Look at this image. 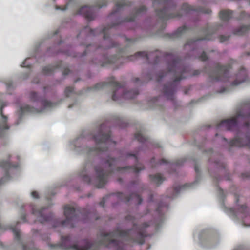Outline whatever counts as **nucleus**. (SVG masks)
<instances>
[{"label": "nucleus", "mask_w": 250, "mask_h": 250, "mask_svg": "<svg viewBox=\"0 0 250 250\" xmlns=\"http://www.w3.org/2000/svg\"><path fill=\"white\" fill-rule=\"evenodd\" d=\"M125 220L132 223V229L126 231L117 229L111 232L102 233L98 237V242H91L88 239H84L82 242L83 246L80 247L71 236L67 235L62 236L60 244H48V245L51 249L99 250L100 246H104L106 247H113L115 250H125L126 244L136 243L143 244L145 238L148 236L145 229L150 224L145 222L138 227L135 217L131 215L125 216Z\"/></svg>", "instance_id": "nucleus-1"}, {"label": "nucleus", "mask_w": 250, "mask_h": 250, "mask_svg": "<svg viewBox=\"0 0 250 250\" xmlns=\"http://www.w3.org/2000/svg\"><path fill=\"white\" fill-rule=\"evenodd\" d=\"M165 57L168 60L167 71L159 74L157 81L159 82L165 76L170 75L171 79L173 80L172 83H168L165 85L163 88L164 95L169 100H174V94L177 87V83L182 79L187 78L191 75L189 67L184 65L183 61L174 54H164L158 50L147 53L145 51H139L133 55L125 57H117V56H111L108 58L105 55L102 56V60L98 62H93V63L102 67L106 66L111 64H121L123 60L133 61L137 58L145 59L147 62L153 64H157L161 59ZM200 73L198 70H194L192 74L193 76H196Z\"/></svg>", "instance_id": "nucleus-2"}, {"label": "nucleus", "mask_w": 250, "mask_h": 250, "mask_svg": "<svg viewBox=\"0 0 250 250\" xmlns=\"http://www.w3.org/2000/svg\"><path fill=\"white\" fill-rule=\"evenodd\" d=\"M118 161V159L109 158L104 162L105 169H103L101 166L95 167L96 177L94 184L96 188H104L108 182L109 176L112 173L115 172L122 173L128 171L137 173L144 169V166L140 164H137L133 166L118 167H117Z\"/></svg>", "instance_id": "nucleus-3"}, {"label": "nucleus", "mask_w": 250, "mask_h": 250, "mask_svg": "<svg viewBox=\"0 0 250 250\" xmlns=\"http://www.w3.org/2000/svg\"><path fill=\"white\" fill-rule=\"evenodd\" d=\"M153 4L154 7L160 6L163 8L160 10L156 9V12L158 17L163 20L180 18L184 14H188L191 12H195L198 15L199 13L209 14L211 12V10L209 8L196 7L185 3L182 5L181 7V10L184 12L183 14L180 12L173 13L172 12L176 6L173 3V0H154Z\"/></svg>", "instance_id": "nucleus-4"}, {"label": "nucleus", "mask_w": 250, "mask_h": 250, "mask_svg": "<svg viewBox=\"0 0 250 250\" xmlns=\"http://www.w3.org/2000/svg\"><path fill=\"white\" fill-rule=\"evenodd\" d=\"M106 85H109L114 88L112 99L113 101H118L124 98L125 99H132L135 98L138 94L139 91L137 89L125 91L123 85L115 81L114 77L109 78L107 83L102 82L97 83L92 88L94 90H99L103 88Z\"/></svg>", "instance_id": "nucleus-5"}, {"label": "nucleus", "mask_w": 250, "mask_h": 250, "mask_svg": "<svg viewBox=\"0 0 250 250\" xmlns=\"http://www.w3.org/2000/svg\"><path fill=\"white\" fill-rule=\"evenodd\" d=\"M93 139L96 142V147L91 148L90 152L99 153L104 152L107 150V144H115V142L111 139V132L105 123H103L100 125L99 132L93 136Z\"/></svg>", "instance_id": "nucleus-6"}, {"label": "nucleus", "mask_w": 250, "mask_h": 250, "mask_svg": "<svg viewBox=\"0 0 250 250\" xmlns=\"http://www.w3.org/2000/svg\"><path fill=\"white\" fill-rule=\"evenodd\" d=\"M202 32L205 34L204 37H200L195 40H189L184 45L185 50L190 49V54L188 57L194 55L195 57H198L202 61H205L208 59L206 53L203 51L200 55H197V52L200 45V41L203 40H210L213 39V35L214 32H212L210 29L204 30Z\"/></svg>", "instance_id": "nucleus-7"}, {"label": "nucleus", "mask_w": 250, "mask_h": 250, "mask_svg": "<svg viewBox=\"0 0 250 250\" xmlns=\"http://www.w3.org/2000/svg\"><path fill=\"white\" fill-rule=\"evenodd\" d=\"M235 63L236 62L231 60L230 62L227 65L216 63L214 70H211L208 67H205L204 71L212 81L227 82L229 79V71L232 68V65Z\"/></svg>", "instance_id": "nucleus-8"}, {"label": "nucleus", "mask_w": 250, "mask_h": 250, "mask_svg": "<svg viewBox=\"0 0 250 250\" xmlns=\"http://www.w3.org/2000/svg\"><path fill=\"white\" fill-rule=\"evenodd\" d=\"M64 214L66 219L62 221L57 222L55 227L61 226L74 228L75 227L74 223L78 220L79 218L78 211L73 207L66 205L64 208Z\"/></svg>", "instance_id": "nucleus-9"}, {"label": "nucleus", "mask_w": 250, "mask_h": 250, "mask_svg": "<svg viewBox=\"0 0 250 250\" xmlns=\"http://www.w3.org/2000/svg\"><path fill=\"white\" fill-rule=\"evenodd\" d=\"M121 22L118 21L115 23L111 25H108L103 28L100 33L103 35L104 40L102 43V45H100L97 48V50L101 49L103 52L111 48L116 47L117 46V43L113 42L111 37L110 36L111 29L115 25L119 24Z\"/></svg>", "instance_id": "nucleus-10"}, {"label": "nucleus", "mask_w": 250, "mask_h": 250, "mask_svg": "<svg viewBox=\"0 0 250 250\" xmlns=\"http://www.w3.org/2000/svg\"><path fill=\"white\" fill-rule=\"evenodd\" d=\"M30 208L32 209V214L37 216L38 221L41 223H44L51 221L53 219V214L47 208H42L37 210L35 206L30 205Z\"/></svg>", "instance_id": "nucleus-11"}, {"label": "nucleus", "mask_w": 250, "mask_h": 250, "mask_svg": "<svg viewBox=\"0 0 250 250\" xmlns=\"http://www.w3.org/2000/svg\"><path fill=\"white\" fill-rule=\"evenodd\" d=\"M116 196L119 200L127 203L130 201H133L134 203L140 204L143 199L141 197L136 193H132L129 196H126L122 192H118L116 194Z\"/></svg>", "instance_id": "nucleus-12"}, {"label": "nucleus", "mask_w": 250, "mask_h": 250, "mask_svg": "<svg viewBox=\"0 0 250 250\" xmlns=\"http://www.w3.org/2000/svg\"><path fill=\"white\" fill-rule=\"evenodd\" d=\"M0 167L4 171L5 176L0 179V186L3 184L6 181L10 179V176L9 174V170L11 168H16L17 165L11 164L9 161H1L0 162Z\"/></svg>", "instance_id": "nucleus-13"}, {"label": "nucleus", "mask_w": 250, "mask_h": 250, "mask_svg": "<svg viewBox=\"0 0 250 250\" xmlns=\"http://www.w3.org/2000/svg\"><path fill=\"white\" fill-rule=\"evenodd\" d=\"M228 144L230 147H242L247 146L250 148V137L247 135L246 136L245 140L236 137L233 139L229 142Z\"/></svg>", "instance_id": "nucleus-14"}, {"label": "nucleus", "mask_w": 250, "mask_h": 250, "mask_svg": "<svg viewBox=\"0 0 250 250\" xmlns=\"http://www.w3.org/2000/svg\"><path fill=\"white\" fill-rule=\"evenodd\" d=\"M93 7L87 6H83L80 8L77 12V14L82 15L88 21L93 20L95 16V13L94 12Z\"/></svg>", "instance_id": "nucleus-15"}, {"label": "nucleus", "mask_w": 250, "mask_h": 250, "mask_svg": "<svg viewBox=\"0 0 250 250\" xmlns=\"http://www.w3.org/2000/svg\"><path fill=\"white\" fill-rule=\"evenodd\" d=\"M235 80L232 83V85L235 86L246 82L248 79L247 72L245 68L241 67L235 75Z\"/></svg>", "instance_id": "nucleus-16"}, {"label": "nucleus", "mask_w": 250, "mask_h": 250, "mask_svg": "<svg viewBox=\"0 0 250 250\" xmlns=\"http://www.w3.org/2000/svg\"><path fill=\"white\" fill-rule=\"evenodd\" d=\"M29 98L31 101L33 102H37L40 101L42 105L44 108H50L53 106L54 104L52 102L46 100L40 99L37 93L32 91L30 93Z\"/></svg>", "instance_id": "nucleus-17"}, {"label": "nucleus", "mask_w": 250, "mask_h": 250, "mask_svg": "<svg viewBox=\"0 0 250 250\" xmlns=\"http://www.w3.org/2000/svg\"><path fill=\"white\" fill-rule=\"evenodd\" d=\"M130 3L127 2L126 0H122L117 2L115 4L116 9L112 12L110 15V17H112L116 15L118 12L124 9L126 6H129Z\"/></svg>", "instance_id": "nucleus-18"}, {"label": "nucleus", "mask_w": 250, "mask_h": 250, "mask_svg": "<svg viewBox=\"0 0 250 250\" xmlns=\"http://www.w3.org/2000/svg\"><path fill=\"white\" fill-rule=\"evenodd\" d=\"M5 106V105L2 104L0 107V114L2 118V121L0 122V132L9 128V126L7 124V117L3 114V108Z\"/></svg>", "instance_id": "nucleus-19"}, {"label": "nucleus", "mask_w": 250, "mask_h": 250, "mask_svg": "<svg viewBox=\"0 0 250 250\" xmlns=\"http://www.w3.org/2000/svg\"><path fill=\"white\" fill-rule=\"evenodd\" d=\"M146 11V8L145 6H142L138 9H135L134 11V13L131 14L129 18H127L125 19V21H133L135 20V18L141 15Z\"/></svg>", "instance_id": "nucleus-20"}, {"label": "nucleus", "mask_w": 250, "mask_h": 250, "mask_svg": "<svg viewBox=\"0 0 250 250\" xmlns=\"http://www.w3.org/2000/svg\"><path fill=\"white\" fill-rule=\"evenodd\" d=\"M189 29L186 26L184 25L182 27H179L178 29L174 33L169 35V38L171 39H174L179 38L182 35L186 33Z\"/></svg>", "instance_id": "nucleus-21"}, {"label": "nucleus", "mask_w": 250, "mask_h": 250, "mask_svg": "<svg viewBox=\"0 0 250 250\" xmlns=\"http://www.w3.org/2000/svg\"><path fill=\"white\" fill-rule=\"evenodd\" d=\"M233 11L230 10H223L219 13L220 19L223 21H228L232 18Z\"/></svg>", "instance_id": "nucleus-22"}, {"label": "nucleus", "mask_w": 250, "mask_h": 250, "mask_svg": "<svg viewBox=\"0 0 250 250\" xmlns=\"http://www.w3.org/2000/svg\"><path fill=\"white\" fill-rule=\"evenodd\" d=\"M9 229L12 230L13 232L15 239L17 240H19L20 239V231L15 227L12 226H8L6 228L4 229L2 225L0 223V231L2 230L3 229Z\"/></svg>", "instance_id": "nucleus-23"}, {"label": "nucleus", "mask_w": 250, "mask_h": 250, "mask_svg": "<svg viewBox=\"0 0 250 250\" xmlns=\"http://www.w3.org/2000/svg\"><path fill=\"white\" fill-rule=\"evenodd\" d=\"M62 64V62H60L55 67L51 65L45 66L42 69V73L44 75H50L53 72L55 68L60 67Z\"/></svg>", "instance_id": "nucleus-24"}, {"label": "nucleus", "mask_w": 250, "mask_h": 250, "mask_svg": "<svg viewBox=\"0 0 250 250\" xmlns=\"http://www.w3.org/2000/svg\"><path fill=\"white\" fill-rule=\"evenodd\" d=\"M149 177L151 180L158 185H160L165 180V178L159 173L150 175Z\"/></svg>", "instance_id": "nucleus-25"}, {"label": "nucleus", "mask_w": 250, "mask_h": 250, "mask_svg": "<svg viewBox=\"0 0 250 250\" xmlns=\"http://www.w3.org/2000/svg\"><path fill=\"white\" fill-rule=\"evenodd\" d=\"M250 30V25L249 26H242L238 29L234 30V34L236 35H243L246 33L249 30Z\"/></svg>", "instance_id": "nucleus-26"}, {"label": "nucleus", "mask_w": 250, "mask_h": 250, "mask_svg": "<svg viewBox=\"0 0 250 250\" xmlns=\"http://www.w3.org/2000/svg\"><path fill=\"white\" fill-rule=\"evenodd\" d=\"M135 138L141 143L146 142L148 139V137L144 136L141 132H138L135 134Z\"/></svg>", "instance_id": "nucleus-27"}, {"label": "nucleus", "mask_w": 250, "mask_h": 250, "mask_svg": "<svg viewBox=\"0 0 250 250\" xmlns=\"http://www.w3.org/2000/svg\"><path fill=\"white\" fill-rule=\"evenodd\" d=\"M85 32L88 33V35L89 36H95L97 34L98 32L99 31L98 29H92L88 27H85L84 29L83 30Z\"/></svg>", "instance_id": "nucleus-28"}, {"label": "nucleus", "mask_w": 250, "mask_h": 250, "mask_svg": "<svg viewBox=\"0 0 250 250\" xmlns=\"http://www.w3.org/2000/svg\"><path fill=\"white\" fill-rule=\"evenodd\" d=\"M20 109L21 114H23L25 112H33V108L28 105H26L25 106L21 107Z\"/></svg>", "instance_id": "nucleus-29"}, {"label": "nucleus", "mask_w": 250, "mask_h": 250, "mask_svg": "<svg viewBox=\"0 0 250 250\" xmlns=\"http://www.w3.org/2000/svg\"><path fill=\"white\" fill-rule=\"evenodd\" d=\"M238 20H250V14L247 13L245 11H242L240 13Z\"/></svg>", "instance_id": "nucleus-30"}, {"label": "nucleus", "mask_w": 250, "mask_h": 250, "mask_svg": "<svg viewBox=\"0 0 250 250\" xmlns=\"http://www.w3.org/2000/svg\"><path fill=\"white\" fill-rule=\"evenodd\" d=\"M74 92V88L71 86L67 87L64 91V94L66 97H69Z\"/></svg>", "instance_id": "nucleus-31"}, {"label": "nucleus", "mask_w": 250, "mask_h": 250, "mask_svg": "<svg viewBox=\"0 0 250 250\" xmlns=\"http://www.w3.org/2000/svg\"><path fill=\"white\" fill-rule=\"evenodd\" d=\"M106 0H99L98 3L96 4V7L100 8L103 6H106Z\"/></svg>", "instance_id": "nucleus-32"}, {"label": "nucleus", "mask_w": 250, "mask_h": 250, "mask_svg": "<svg viewBox=\"0 0 250 250\" xmlns=\"http://www.w3.org/2000/svg\"><path fill=\"white\" fill-rule=\"evenodd\" d=\"M23 250H38L35 248L34 244H31L29 246L23 245Z\"/></svg>", "instance_id": "nucleus-33"}, {"label": "nucleus", "mask_w": 250, "mask_h": 250, "mask_svg": "<svg viewBox=\"0 0 250 250\" xmlns=\"http://www.w3.org/2000/svg\"><path fill=\"white\" fill-rule=\"evenodd\" d=\"M247 210V207L245 205H241L239 209V212L245 214Z\"/></svg>", "instance_id": "nucleus-34"}, {"label": "nucleus", "mask_w": 250, "mask_h": 250, "mask_svg": "<svg viewBox=\"0 0 250 250\" xmlns=\"http://www.w3.org/2000/svg\"><path fill=\"white\" fill-rule=\"evenodd\" d=\"M83 180L87 183L88 184H91L92 183L91 178L88 176L86 175H83Z\"/></svg>", "instance_id": "nucleus-35"}, {"label": "nucleus", "mask_w": 250, "mask_h": 250, "mask_svg": "<svg viewBox=\"0 0 250 250\" xmlns=\"http://www.w3.org/2000/svg\"><path fill=\"white\" fill-rule=\"evenodd\" d=\"M229 36H226L224 35H221L219 37V42H224L229 39Z\"/></svg>", "instance_id": "nucleus-36"}, {"label": "nucleus", "mask_w": 250, "mask_h": 250, "mask_svg": "<svg viewBox=\"0 0 250 250\" xmlns=\"http://www.w3.org/2000/svg\"><path fill=\"white\" fill-rule=\"evenodd\" d=\"M181 188L180 186H178V187L174 188L173 189V192H174L172 196H171L170 197L173 198V196L175 195L174 194H177L179 193Z\"/></svg>", "instance_id": "nucleus-37"}, {"label": "nucleus", "mask_w": 250, "mask_h": 250, "mask_svg": "<svg viewBox=\"0 0 250 250\" xmlns=\"http://www.w3.org/2000/svg\"><path fill=\"white\" fill-rule=\"evenodd\" d=\"M130 156H132L135 160V162H138V158H137V154H131V153H127L126 154V157L127 158L130 157Z\"/></svg>", "instance_id": "nucleus-38"}, {"label": "nucleus", "mask_w": 250, "mask_h": 250, "mask_svg": "<svg viewBox=\"0 0 250 250\" xmlns=\"http://www.w3.org/2000/svg\"><path fill=\"white\" fill-rule=\"evenodd\" d=\"M81 214H82V215L85 216H86L88 218H91L92 217L91 214V213L90 212H86L84 210H83L81 212Z\"/></svg>", "instance_id": "nucleus-39"}, {"label": "nucleus", "mask_w": 250, "mask_h": 250, "mask_svg": "<svg viewBox=\"0 0 250 250\" xmlns=\"http://www.w3.org/2000/svg\"><path fill=\"white\" fill-rule=\"evenodd\" d=\"M6 87L7 90L10 89V88H13V83L11 81H9L6 83Z\"/></svg>", "instance_id": "nucleus-40"}, {"label": "nucleus", "mask_w": 250, "mask_h": 250, "mask_svg": "<svg viewBox=\"0 0 250 250\" xmlns=\"http://www.w3.org/2000/svg\"><path fill=\"white\" fill-rule=\"evenodd\" d=\"M241 176L243 178H250V171L243 173L241 174Z\"/></svg>", "instance_id": "nucleus-41"}, {"label": "nucleus", "mask_w": 250, "mask_h": 250, "mask_svg": "<svg viewBox=\"0 0 250 250\" xmlns=\"http://www.w3.org/2000/svg\"><path fill=\"white\" fill-rule=\"evenodd\" d=\"M31 195L35 199H38L39 198L38 193L36 191L32 192Z\"/></svg>", "instance_id": "nucleus-42"}, {"label": "nucleus", "mask_w": 250, "mask_h": 250, "mask_svg": "<svg viewBox=\"0 0 250 250\" xmlns=\"http://www.w3.org/2000/svg\"><path fill=\"white\" fill-rule=\"evenodd\" d=\"M168 163V162L165 159H162L160 160L158 163L157 165H162V164H166Z\"/></svg>", "instance_id": "nucleus-43"}, {"label": "nucleus", "mask_w": 250, "mask_h": 250, "mask_svg": "<svg viewBox=\"0 0 250 250\" xmlns=\"http://www.w3.org/2000/svg\"><path fill=\"white\" fill-rule=\"evenodd\" d=\"M105 198L106 197L103 198L102 200L101 201V202L99 203V205L102 207H104V204L105 203Z\"/></svg>", "instance_id": "nucleus-44"}, {"label": "nucleus", "mask_w": 250, "mask_h": 250, "mask_svg": "<svg viewBox=\"0 0 250 250\" xmlns=\"http://www.w3.org/2000/svg\"><path fill=\"white\" fill-rule=\"evenodd\" d=\"M133 82L134 83L137 84H142L143 83V82H142V81L141 82L140 80L138 78H135V79H134Z\"/></svg>", "instance_id": "nucleus-45"}, {"label": "nucleus", "mask_w": 250, "mask_h": 250, "mask_svg": "<svg viewBox=\"0 0 250 250\" xmlns=\"http://www.w3.org/2000/svg\"><path fill=\"white\" fill-rule=\"evenodd\" d=\"M29 60V58H27L26 59H25V60L22 62V64L21 65V66L22 67H30V66L29 65H26V62H27V61Z\"/></svg>", "instance_id": "nucleus-46"}, {"label": "nucleus", "mask_w": 250, "mask_h": 250, "mask_svg": "<svg viewBox=\"0 0 250 250\" xmlns=\"http://www.w3.org/2000/svg\"><path fill=\"white\" fill-rule=\"evenodd\" d=\"M70 72V70L68 68H65L63 71V75H68Z\"/></svg>", "instance_id": "nucleus-47"}, {"label": "nucleus", "mask_w": 250, "mask_h": 250, "mask_svg": "<svg viewBox=\"0 0 250 250\" xmlns=\"http://www.w3.org/2000/svg\"><path fill=\"white\" fill-rule=\"evenodd\" d=\"M194 169H195V171L197 175H198L200 174L199 168L197 165L195 166Z\"/></svg>", "instance_id": "nucleus-48"}, {"label": "nucleus", "mask_w": 250, "mask_h": 250, "mask_svg": "<svg viewBox=\"0 0 250 250\" xmlns=\"http://www.w3.org/2000/svg\"><path fill=\"white\" fill-rule=\"evenodd\" d=\"M67 8V5H65L63 8H62L60 6H57L56 7V9H60V10H66V9Z\"/></svg>", "instance_id": "nucleus-49"}, {"label": "nucleus", "mask_w": 250, "mask_h": 250, "mask_svg": "<svg viewBox=\"0 0 250 250\" xmlns=\"http://www.w3.org/2000/svg\"><path fill=\"white\" fill-rule=\"evenodd\" d=\"M126 49V48L125 49H121L119 52H118V56H120L121 55H122V54L124 53V52L125 51V50Z\"/></svg>", "instance_id": "nucleus-50"}, {"label": "nucleus", "mask_w": 250, "mask_h": 250, "mask_svg": "<svg viewBox=\"0 0 250 250\" xmlns=\"http://www.w3.org/2000/svg\"><path fill=\"white\" fill-rule=\"evenodd\" d=\"M21 219L23 222H26L25 214L22 215V216L21 217Z\"/></svg>", "instance_id": "nucleus-51"}, {"label": "nucleus", "mask_w": 250, "mask_h": 250, "mask_svg": "<svg viewBox=\"0 0 250 250\" xmlns=\"http://www.w3.org/2000/svg\"><path fill=\"white\" fill-rule=\"evenodd\" d=\"M244 125L245 127L248 128L249 127V126H250V123L248 122H247V121H245L244 124Z\"/></svg>", "instance_id": "nucleus-52"}, {"label": "nucleus", "mask_w": 250, "mask_h": 250, "mask_svg": "<svg viewBox=\"0 0 250 250\" xmlns=\"http://www.w3.org/2000/svg\"><path fill=\"white\" fill-rule=\"evenodd\" d=\"M156 211L157 212L159 213V214H160L161 213V207L159 206L158 207V208H157L156 209Z\"/></svg>", "instance_id": "nucleus-53"}, {"label": "nucleus", "mask_w": 250, "mask_h": 250, "mask_svg": "<svg viewBox=\"0 0 250 250\" xmlns=\"http://www.w3.org/2000/svg\"><path fill=\"white\" fill-rule=\"evenodd\" d=\"M233 250H242V247L239 246L237 248L234 249Z\"/></svg>", "instance_id": "nucleus-54"}, {"label": "nucleus", "mask_w": 250, "mask_h": 250, "mask_svg": "<svg viewBox=\"0 0 250 250\" xmlns=\"http://www.w3.org/2000/svg\"><path fill=\"white\" fill-rule=\"evenodd\" d=\"M235 199H236V203H238V201H239V199H238V197L237 196V195H235Z\"/></svg>", "instance_id": "nucleus-55"}, {"label": "nucleus", "mask_w": 250, "mask_h": 250, "mask_svg": "<svg viewBox=\"0 0 250 250\" xmlns=\"http://www.w3.org/2000/svg\"><path fill=\"white\" fill-rule=\"evenodd\" d=\"M48 88H49L48 86L44 87V91L45 92L46 91V90L48 89Z\"/></svg>", "instance_id": "nucleus-56"}, {"label": "nucleus", "mask_w": 250, "mask_h": 250, "mask_svg": "<svg viewBox=\"0 0 250 250\" xmlns=\"http://www.w3.org/2000/svg\"><path fill=\"white\" fill-rule=\"evenodd\" d=\"M226 91V89L225 88H223L222 90H221V91H220V92L222 93V92H224Z\"/></svg>", "instance_id": "nucleus-57"}, {"label": "nucleus", "mask_w": 250, "mask_h": 250, "mask_svg": "<svg viewBox=\"0 0 250 250\" xmlns=\"http://www.w3.org/2000/svg\"><path fill=\"white\" fill-rule=\"evenodd\" d=\"M120 126H121V127H125V126H126V125H120Z\"/></svg>", "instance_id": "nucleus-58"}, {"label": "nucleus", "mask_w": 250, "mask_h": 250, "mask_svg": "<svg viewBox=\"0 0 250 250\" xmlns=\"http://www.w3.org/2000/svg\"><path fill=\"white\" fill-rule=\"evenodd\" d=\"M118 181H119V182H122V179H121V178H119V179H118Z\"/></svg>", "instance_id": "nucleus-59"}, {"label": "nucleus", "mask_w": 250, "mask_h": 250, "mask_svg": "<svg viewBox=\"0 0 250 250\" xmlns=\"http://www.w3.org/2000/svg\"><path fill=\"white\" fill-rule=\"evenodd\" d=\"M154 160V158L152 159L151 160V163H152L153 162Z\"/></svg>", "instance_id": "nucleus-60"}, {"label": "nucleus", "mask_w": 250, "mask_h": 250, "mask_svg": "<svg viewBox=\"0 0 250 250\" xmlns=\"http://www.w3.org/2000/svg\"><path fill=\"white\" fill-rule=\"evenodd\" d=\"M127 40L129 42H131V41H133V40H132V39H127Z\"/></svg>", "instance_id": "nucleus-61"}, {"label": "nucleus", "mask_w": 250, "mask_h": 250, "mask_svg": "<svg viewBox=\"0 0 250 250\" xmlns=\"http://www.w3.org/2000/svg\"><path fill=\"white\" fill-rule=\"evenodd\" d=\"M250 55V52L247 53V55L249 56Z\"/></svg>", "instance_id": "nucleus-62"}, {"label": "nucleus", "mask_w": 250, "mask_h": 250, "mask_svg": "<svg viewBox=\"0 0 250 250\" xmlns=\"http://www.w3.org/2000/svg\"><path fill=\"white\" fill-rule=\"evenodd\" d=\"M223 140H225V141L227 142V140L226 138H223Z\"/></svg>", "instance_id": "nucleus-63"}, {"label": "nucleus", "mask_w": 250, "mask_h": 250, "mask_svg": "<svg viewBox=\"0 0 250 250\" xmlns=\"http://www.w3.org/2000/svg\"><path fill=\"white\" fill-rule=\"evenodd\" d=\"M187 93H188V91H185V94H187Z\"/></svg>", "instance_id": "nucleus-64"}]
</instances>
